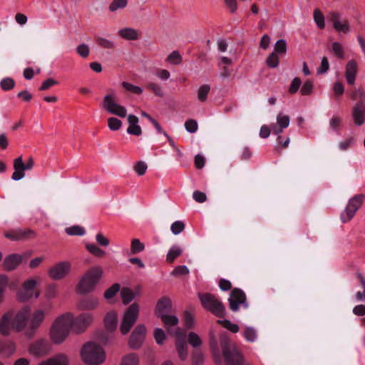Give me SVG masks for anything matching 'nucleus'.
Here are the masks:
<instances>
[{"mask_svg":"<svg viewBox=\"0 0 365 365\" xmlns=\"http://www.w3.org/2000/svg\"><path fill=\"white\" fill-rule=\"evenodd\" d=\"M72 323V313L66 312L57 317L49 329V339L56 345L63 344L70 334Z\"/></svg>","mask_w":365,"mask_h":365,"instance_id":"1","label":"nucleus"},{"mask_svg":"<svg viewBox=\"0 0 365 365\" xmlns=\"http://www.w3.org/2000/svg\"><path fill=\"white\" fill-rule=\"evenodd\" d=\"M80 356L86 365H101L106 360L103 348L95 341L86 343L80 351Z\"/></svg>","mask_w":365,"mask_h":365,"instance_id":"2","label":"nucleus"},{"mask_svg":"<svg viewBox=\"0 0 365 365\" xmlns=\"http://www.w3.org/2000/svg\"><path fill=\"white\" fill-rule=\"evenodd\" d=\"M102 276L103 269L99 266L91 268L81 278L77 286V292L81 294L91 292Z\"/></svg>","mask_w":365,"mask_h":365,"instance_id":"3","label":"nucleus"},{"mask_svg":"<svg viewBox=\"0 0 365 365\" xmlns=\"http://www.w3.org/2000/svg\"><path fill=\"white\" fill-rule=\"evenodd\" d=\"M139 314V306L136 303L132 304L125 312L120 324V331L123 335L129 333L131 328L138 319Z\"/></svg>","mask_w":365,"mask_h":365,"instance_id":"4","label":"nucleus"},{"mask_svg":"<svg viewBox=\"0 0 365 365\" xmlns=\"http://www.w3.org/2000/svg\"><path fill=\"white\" fill-rule=\"evenodd\" d=\"M199 298L203 307L213 313L218 317H222L225 314V308L222 303L210 294H199Z\"/></svg>","mask_w":365,"mask_h":365,"instance_id":"5","label":"nucleus"},{"mask_svg":"<svg viewBox=\"0 0 365 365\" xmlns=\"http://www.w3.org/2000/svg\"><path fill=\"white\" fill-rule=\"evenodd\" d=\"M223 354L227 365H242L243 359L235 345H230L226 337L221 339Z\"/></svg>","mask_w":365,"mask_h":365,"instance_id":"6","label":"nucleus"},{"mask_svg":"<svg viewBox=\"0 0 365 365\" xmlns=\"http://www.w3.org/2000/svg\"><path fill=\"white\" fill-rule=\"evenodd\" d=\"M102 108L108 113L120 118H125L127 115V109L116 102L114 93L107 94L103 97Z\"/></svg>","mask_w":365,"mask_h":365,"instance_id":"7","label":"nucleus"},{"mask_svg":"<svg viewBox=\"0 0 365 365\" xmlns=\"http://www.w3.org/2000/svg\"><path fill=\"white\" fill-rule=\"evenodd\" d=\"M46 312L43 309H36L31 314L28 326L25 330L24 334L28 338H31L34 336L37 330L41 326L46 318Z\"/></svg>","mask_w":365,"mask_h":365,"instance_id":"8","label":"nucleus"},{"mask_svg":"<svg viewBox=\"0 0 365 365\" xmlns=\"http://www.w3.org/2000/svg\"><path fill=\"white\" fill-rule=\"evenodd\" d=\"M94 316L92 313H82L74 317L72 314L71 329L76 334L86 331L88 327L93 323Z\"/></svg>","mask_w":365,"mask_h":365,"instance_id":"9","label":"nucleus"},{"mask_svg":"<svg viewBox=\"0 0 365 365\" xmlns=\"http://www.w3.org/2000/svg\"><path fill=\"white\" fill-rule=\"evenodd\" d=\"M364 198L363 195H356L349 200L346 207L341 214L342 222H347L354 217L356 211L362 205Z\"/></svg>","mask_w":365,"mask_h":365,"instance_id":"10","label":"nucleus"},{"mask_svg":"<svg viewBox=\"0 0 365 365\" xmlns=\"http://www.w3.org/2000/svg\"><path fill=\"white\" fill-rule=\"evenodd\" d=\"M38 284L35 278L26 279L22 284L21 289L17 292V299L19 301L25 302L29 301L33 297L38 298L39 293L34 294V289Z\"/></svg>","mask_w":365,"mask_h":365,"instance_id":"11","label":"nucleus"},{"mask_svg":"<svg viewBox=\"0 0 365 365\" xmlns=\"http://www.w3.org/2000/svg\"><path fill=\"white\" fill-rule=\"evenodd\" d=\"M328 18L338 33L348 34L350 31V24L341 13L331 11L329 14Z\"/></svg>","mask_w":365,"mask_h":365,"instance_id":"12","label":"nucleus"},{"mask_svg":"<svg viewBox=\"0 0 365 365\" xmlns=\"http://www.w3.org/2000/svg\"><path fill=\"white\" fill-rule=\"evenodd\" d=\"M30 307L24 306L22 309L18 311L13 317L14 330L17 332L26 330L29 324V317L30 315Z\"/></svg>","mask_w":365,"mask_h":365,"instance_id":"13","label":"nucleus"},{"mask_svg":"<svg viewBox=\"0 0 365 365\" xmlns=\"http://www.w3.org/2000/svg\"><path fill=\"white\" fill-rule=\"evenodd\" d=\"M167 331L170 335L176 336L177 337H182L181 329L178 327L179 319L177 316L174 314H165L160 318Z\"/></svg>","mask_w":365,"mask_h":365,"instance_id":"14","label":"nucleus"},{"mask_svg":"<svg viewBox=\"0 0 365 365\" xmlns=\"http://www.w3.org/2000/svg\"><path fill=\"white\" fill-rule=\"evenodd\" d=\"M29 351L36 356H44L51 351V345L47 339H39L29 346Z\"/></svg>","mask_w":365,"mask_h":365,"instance_id":"15","label":"nucleus"},{"mask_svg":"<svg viewBox=\"0 0 365 365\" xmlns=\"http://www.w3.org/2000/svg\"><path fill=\"white\" fill-rule=\"evenodd\" d=\"M146 332V328L143 324L137 325L130 336L128 341L129 346L133 349H139L144 341Z\"/></svg>","mask_w":365,"mask_h":365,"instance_id":"16","label":"nucleus"},{"mask_svg":"<svg viewBox=\"0 0 365 365\" xmlns=\"http://www.w3.org/2000/svg\"><path fill=\"white\" fill-rule=\"evenodd\" d=\"M71 264L69 262H59L48 270L50 277L54 280L64 278L71 271Z\"/></svg>","mask_w":365,"mask_h":365,"instance_id":"17","label":"nucleus"},{"mask_svg":"<svg viewBox=\"0 0 365 365\" xmlns=\"http://www.w3.org/2000/svg\"><path fill=\"white\" fill-rule=\"evenodd\" d=\"M228 300L230 308L233 312L238 311L240 306L245 308L248 307L245 293L238 289H235L232 291Z\"/></svg>","mask_w":365,"mask_h":365,"instance_id":"18","label":"nucleus"},{"mask_svg":"<svg viewBox=\"0 0 365 365\" xmlns=\"http://www.w3.org/2000/svg\"><path fill=\"white\" fill-rule=\"evenodd\" d=\"M13 312L4 313L0 319V334L4 336H9L14 329Z\"/></svg>","mask_w":365,"mask_h":365,"instance_id":"19","label":"nucleus"},{"mask_svg":"<svg viewBox=\"0 0 365 365\" xmlns=\"http://www.w3.org/2000/svg\"><path fill=\"white\" fill-rule=\"evenodd\" d=\"M22 260L23 256L21 255L11 254L4 258L1 267L4 270L10 272L16 269Z\"/></svg>","mask_w":365,"mask_h":365,"instance_id":"20","label":"nucleus"},{"mask_svg":"<svg viewBox=\"0 0 365 365\" xmlns=\"http://www.w3.org/2000/svg\"><path fill=\"white\" fill-rule=\"evenodd\" d=\"M290 123L289 115L279 113L277 115V123L271 125V129L274 135H279L287 128Z\"/></svg>","mask_w":365,"mask_h":365,"instance_id":"21","label":"nucleus"},{"mask_svg":"<svg viewBox=\"0 0 365 365\" xmlns=\"http://www.w3.org/2000/svg\"><path fill=\"white\" fill-rule=\"evenodd\" d=\"M351 115L356 125H363L365 122V104L363 102L356 103L351 110Z\"/></svg>","mask_w":365,"mask_h":365,"instance_id":"22","label":"nucleus"},{"mask_svg":"<svg viewBox=\"0 0 365 365\" xmlns=\"http://www.w3.org/2000/svg\"><path fill=\"white\" fill-rule=\"evenodd\" d=\"M172 308V302L168 297H161L157 302L155 308V314L158 317L167 314Z\"/></svg>","mask_w":365,"mask_h":365,"instance_id":"23","label":"nucleus"},{"mask_svg":"<svg viewBox=\"0 0 365 365\" xmlns=\"http://www.w3.org/2000/svg\"><path fill=\"white\" fill-rule=\"evenodd\" d=\"M37 365H70V360L67 354L59 353L46 360L41 361Z\"/></svg>","mask_w":365,"mask_h":365,"instance_id":"24","label":"nucleus"},{"mask_svg":"<svg viewBox=\"0 0 365 365\" xmlns=\"http://www.w3.org/2000/svg\"><path fill=\"white\" fill-rule=\"evenodd\" d=\"M4 236L11 240L17 241L33 237L34 236V233L32 230L29 229L16 230L6 232Z\"/></svg>","mask_w":365,"mask_h":365,"instance_id":"25","label":"nucleus"},{"mask_svg":"<svg viewBox=\"0 0 365 365\" xmlns=\"http://www.w3.org/2000/svg\"><path fill=\"white\" fill-rule=\"evenodd\" d=\"M14 172L12 174L11 179L14 181L20 180L24 178V171L27 170L25 163L23 162L21 156H19L14 160Z\"/></svg>","mask_w":365,"mask_h":365,"instance_id":"26","label":"nucleus"},{"mask_svg":"<svg viewBox=\"0 0 365 365\" xmlns=\"http://www.w3.org/2000/svg\"><path fill=\"white\" fill-rule=\"evenodd\" d=\"M358 71V64L355 60H350L346 66L345 77L349 85L355 83L356 76Z\"/></svg>","mask_w":365,"mask_h":365,"instance_id":"27","label":"nucleus"},{"mask_svg":"<svg viewBox=\"0 0 365 365\" xmlns=\"http://www.w3.org/2000/svg\"><path fill=\"white\" fill-rule=\"evenodd\" d=\"M128 128L127 133L130 135H140L142 134L141 127L139 125V119L137 116L133 114L128 115Z\"/></svg>","mask_w":365,"mask_h":365,"instance_id":"28","label":"nucleus"},{"mask_svg":"<svg viewBox=\"0 0 365 365\" xmlns=\"http://www.w3.org/2000/svg\"><path fill=\"white\" fill-rule=\"evenodd\" d=\"M104 324L108 331H115L118 325V316L116 312L113 311L108 312L104 318Z\"/></svg>","mask_w":365,"mask_h":365,"instance_id":"29","label":"nucleus"},{"mask_svg":"<svg viewBox=\"0 0 365 365\" xmlns=\"http://www.w3.org/2000/svg\"><path fill=\"white\" fill-rule=\"evenodd\" d=\"M180 338L181 337H178L176 340V350L180 359L185 361L188 355V347L186 343Z\"/></svg>","mask_w":365,"mask_h":365,"instance_id":"30","label":"nucleus"},{"mask_svg":"<svg viewBox=\"0 0 365 365\" xmlns=\"http://www.w3.org/2000/svg\"><path fill=\"white\" fill-rule=\"evenodd\" d=\"M98 305V300L96 298H87L78 302L77 307L80 310H92Z\"/></svg>","mask_w":365,"mask_h":365,"instance_id":"31","label":"nucleus"},{"mask_svg":"<svg viewBox=\"0 0 365 365\" xmlns=\"http://www.w3.org/2000/svg\"><path fill=\"white\" fill-rule=\"evenodd\" d=\"M118 34L123 38L126 40H136L139 37L138 31L132 28H125L120 29L118 31Z\"/></svg>","mask_w":365,"mask_h":365,"instance_id":"32","label":"nucleus"},{"mask_svg":"<svg viewBox=\"0 0 365 365\" xmlns=\"http://www.w3.org/2000/svg\"><path fill=\"white\" fill-rule=\"evenodd\" d=\"M85 247L86 250L92 255L96 257H103L106 255V251L98 247L93 243H86Z\"/></svg>","mask_w":365,"mask_h":365,"instance_id":"33","label":"nucleus"},{"mask_svg":"<svg viewBox=\"0 0 365 365\" xmlns=\"http://www.w3.org/2000/svg\"><path fill=\"white\" fill-rule=\"evenodd\" d=\"M243 336L247 341L251 343L255 342L258 336L257 331L252 327L247 326L243 332Z\"/></svg>","mask_w":365,"mask_h":365,"instance_id":"34","label":"nucleus"},{"mask_svg":"<svg viewBox=\"0 0 365 365\" xmlns=\"http://www.w3.org/2000/svg\"><path fill=\"white\" fill-rule=\"evenodd\" d=\"M16 351V346L13 342H0V354L9 356Z\"/></svg>","mask_w":365,"mask_h":365,"instance_id":"35","label":"nucleus"},{"mask_svg":"<svg viewBox=\"0 0 365 365\" xmlns=\"http://www.w3.org/2000/svg\"><path fill=\"white\" fill-rule=\"evenodd\" d=\"M145 250V245L139 239L134 238L130 242V254L137 255Z\"/></svg>","mask_w":365,"mask_h":365,"instance_id":"36","label":"nucleus"},{"mask_svg":"<svg viewBox=\"0 0 365 365\" xmlns=\"http://www.w3.org/2000/svg\"><path fill=\"white\" fill-rule=\"evenodd\" d=\"M187 341L193 348L200 347L202 344L201 338L194 331L189 332L187 335Z\"/></svg>","mask_w":365,"mask_h":365,"instance_id":"37","label":"nucleus"},{"mask_svg":"<svg viewBox=\"0 0 365 365\" xmlns=\"http://www.w3.org/2000/svg\"><path fill=\"white\" fill-rule=\"evenodd\" d=\"M120 296L123 304H127L135 297V293L129 288H123L120 290Z\"/></svg>","mask_w":365,"mask_h":365,"instance_id":"38","label":"nucleus"},{"mask_svg":"<svg viewBox=\"0 0 365 365\" xmlns=\"http://www.w3.org/2000/svg\"><path fill=\"white\" fill-rule=\"evenodd\" d=\"M182 254V250L181 248L178 245H173L171 247V248L169 250L166 259L169 262H172L175 260L176 257L180 256Z\"/></svg>","mask_w":365,"mask_h":365,"instance_id":"39","label":"nucleus"},{"mask_svg":"<svg viewBox=\"0 0 365 365\" xmlns=\"http://www.w3.org/2000/svg\"><path fill=\"white\" fill-rule=\"evenodd\" d=\"M139 358L136 354H129L122 359L120 365H138Z\"/></svg>","mask_w":365,"mask_h":365,"instance_id":"40","label":"nucleus"},{"mask_svg":"<svg viewBox=\"0 0 365 365\" xmlns=\"http://www.w3.org/2000/svg\"><path fill=\"white\" fill-rule=\"evenodd\" d=\"M96 41L98 46L106 49H113L115 46L113 41L101 36L97 37Z\"/></svg>","mask_w":365,"mask_h":365,"instance_id":"41","label":"nucleus"},{"mask_svg":"<svg viewBox=\"0 0 365 365\" xmlns=\"http://www.w3.org/2000/svg\"><path fill=\"white\" fill-rule=\"evenodd\" d=\"M184 323L187 328L190 329L195 325V317L192 312L186 310L184 312Z\"/></svg>","mask_w":365,"mask_h":365,"instance_id":"42","label":"nucleus"},{"mask_svg":"<svg viewBox=\"0 0 365 365\" xmlns=\"http://www.w3.org/2000/svg\"><path fill=\"white\" fill-rule=\"evenodd\" d=\"M205 361V356L201 351L196 350L192 352L191 361L192 365H202Z\"/></svg>","mask_w":365,"mask_h":365,"instance_id":"43","label":"nucleus"},{"mask_svg":"<svg viewBox=\"0 0 365 365\" xmlns=\"http://www.w3.org/2000/svg\"><path fill=\"white\" fill-rule=\"evenodd\" d=\"M210 91V86L209 85L204 84L201 86L197 91V99L201 102H205Z\"/></svg>","mask_w":365,"mask_h":365,"instance_id":"44","label":"nucleus"},{"mask_svg":"<svg viewBox=\"0 0 365 365\" xmlns=\"http://www.w3.org/2000/svg\"><path fill=\"white\" fill-rule=\"evenodd\" d=\"M66 232L68 235L83 236L86 231L83 227L78 225L71 226L66 229Z\"/></svg>","mask_w":365,"mask_h":365,"instance_id":"45","label":"nucleus"},{"mask_svg":"<svg viewBox=\"0 0 365 365\" xmlns=\"http://www.w3.org/2000/svg\"><path fill=\"white\" fill-rule=\"evenodd\" d=\"M274 53L277 54H285L287 53V43L285 40L279 39L275 43Z\"/></svg>","mask_w":365,"mask_h":365,"instance_id":"46","label":"nucleus"},{"mask_svg":"<svg viewBox=\"0 0 365 365\" xmlns=\"http://www.w3.org/2000/svg\"><path fill=\"white\" fill-rule=\"evenodd\" d=\"M217 322L221 324L225 329L232 333H237L239 331V326L237 324L231 322L228 319L218 320Z\"/></svg>","mask_w":365,"mask_h":365,"instance_id":"47","label":"nucleus"},{"mask_svg":"<svg viewBox=\"0 0 365 365\" xmlns=\"http://www.w3.org/2000/svg\"><path fill=\"white\" fill-rule=\"evenodd\" d=\"M314 20L319 29L324 28V17L323 14L319 9H315L314 11Z\"/></svg>","mask_w":365,"mask_h":365,"instance_id":"48","label":"nucleus"},{"mask_svg":"<svg viewBox=\"0 0 365 365\" xmlns=\"http://www.w3.org/2000/svg\"><path fill=\"white\" fill-rule=\"evenodd\" d=\"M314 91V83L309 81H306L302 85L300 92L303 96H309L312 94Z\"/></svg>","mask_w":365,"mask_h":365,"instance_id":"49","label":"nucleus"},{"mask_svg":"<svg viewBox=\"0 0 365 365\" xmlns=\"http://www.w3.org/2000/svg\"><path fill=\"white\" fill-rule=\"evenodd\" d=\"M126 5L127 0H113L109 6V10L111 12H115L118 9L125 8Z\"/></svg>","mask_w":365,"mask_h":365,"instance_id":"50","label":"nucleus"},{"mask_svg":"<svg viewBox=\"0 0 365 365\" xmlns=\"http://www.w3.org/2000/svg\"><path fill=\"white\" fill-rule=\"evenodd\" d=\"M185 229V224L182 221H175L170 226V230L173 235H177L181 233Z\"/></svg>","mask_w":365,"mask_h":365,"instance_id":"51","label":"nucleus"},{"mask_svg":"<svg viewBox=\"0 0 365 365\" xmlns=\"http://www.w3.org/2000/svg\"><path fill=\"white\" fill-rule=\"evenodd\" d=\"M15 86V82L11 78H4L0 81V86L4 91L11 90Z\"/></svg>","mask_w":365,"mask_h":365,"instance_id":"52","label":"nucleus"},{"mask_svg":"<svg viewBox=\"0 0 365 365\" xmlns=\"http://www.w3.org/2000/svg\"><path fill=\"white\" fill-rule=\"evenodd\" d=\"M122 86L127 91L132 92L133 93L138 94V95L141 94L143 91L142 88L135 86V85L130 83L128 82H126V81H123L122 83Z\"/></svg>","mask_w":365,"mask_h":365,"instance_id":"53","label":"nucleus"},{"mask_svg":"<svg viewBox=\"0 0 365 365\" xmlns=\"http://www.w3.org/2000/svg\"><path fill=\"white\" fill-rule=\"evenodd\" d=\"M108 125L111 130H118L122 126V122L120 120L115 117H111L108 119Z\"/></svg>","mask_w":365,"mask_h":365,"instance_id":"54","label":"nucleus"},{"mask_svg":"<svg viewBox=\"0 0 365 365\" xmlns=\"http://www.w3.org/2000/svg\"><path fill=\"white\" fill-rule=\"evenodd\" d=\"M147 88L151 90L157 96L163 97L164 96V91L162 86L158 83H149Z\"/></svg>","mask_w":365,"mask_h":365,"instance_id":"55","label":"nucleus"},{"mask_svg":"<svg viewBox=\"0 0 365 365\" xmlns=\"http://www.w3.org/2000/svg\"><path fill=\"white\" fill-rule=\"evenodd\" d=\"M357 277L360 281L361 285L363 288V292H358L356 294V298L359 301H363L365 299V277L360 273L357 274Z\"/></svg>","mask_w":365,"mask_h":365,"instance_id":"56","label":"nucleus"},{"mask_svg":"<svg viewBox=\"0 0 365 365\" xmlns=\"http://www.w3.org/2000/svg\"><path fill=\"white\" fill-rule=\"evenodd\" d=\"M58 294V288L56 285L51 284L47 287L45 292V297L48 299H54Z\"/></svg>","mask_w":365,"mask_h":365,"instance_id":"57","label":"nucleus"},{"mask_svg":"<svg viewBox=\"0 0 365 365\" xmlns=\"http://www.w3.org/2000/svg\"><path fill=\"white\" fill-rule=\"evenodd\" d=\"M153 335L158 344H162L166 338L165 331L160 328H156Z\"/></svg>","mask_w":365,"mask_h":365,"instance_id":"58","label":"nucleus"},{"mask_svg":"<svg viewBox=\"0 0 365 365\" xmlns=\"http://www.w3.org/2000/svg\"><path fill=\"white\" fill-rule=\"evenodd\" d=\"M120 291V285L118 284H114L110 288H108L104 294V297L106 299H112L118 292Z\"/></svg>","mask_w":365,"mask_h":365,"instance_id":"59","label":"nucleus"},{"mask_svg":"<svg viewBox=\"0 0 365 365\" xmlns=\"http://www.w3.org/2000/svg\"><path fill=\"white\" fill-rule=\"evenodd\" d=\"M96 243L101 247H108L110 245V240L103 233L98 232L96 235Z\"/></svg>","mask_w":365,"mask_h":365,"instance_id":"60","label":"nucleus"},{"mask_svg":"<svg viewBox=\"0 0 365 365\" xmlns=\"http://www.w3.org/2000/svg\"><path fill=\"white\" fill-rule=\"evenodd\" d=\"M332 51L334 54L339 58H344V53L342 46L338 42H334L332 43Z\"/></svg>","mask_w":365,"mask_h":365,"instance_id":"61","label":"nucleus"},{"mask_svg":"<svg viewBox=\"0 0 365 365\" xmlns=\"http://www.w3.org/2000/svg\"><path fill=\"white\" fill-rule=\"evenodd\" d=\"M181 60L180 54L176 51H173L167 58L168 62L173 65L179 64Z\"/></svg>","mask_w":365,"mask_h":365,"instance_id":"62","label":"nucleus"},{"mask_svg":"<svg viewBox=\"0 0 365 365\" xmlns=\"http://www.w3.org/2000/svg\"><path fill=\"white\" fill-rule=\"evenodd\" d=\"M185 128L190 133H194L197 130L198 125L196 120L190 119L185 123Z\"/></svg>","mask_w":365,"mask_h":365,"instance_id":"63","label":"nucleus"},{"mask_svg":"<svg viewBox=\"0 0 365 365\" xmlns=\"http://www.w3.org/2000/svg\"><path fill=\"white\" fill-rule=\"evenodd\" d=\"M76 52L82 58H86L90 53V49L87 44L81 43L77 46Z\"/></svg>","mask_w":365,"mask_h":365,"instance_id":"64","label":"nucleus"}]
</instances>
